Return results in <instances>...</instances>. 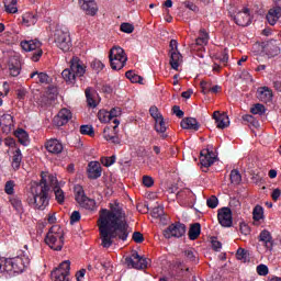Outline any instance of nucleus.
I'll return each mask as SVG.
<instances>
[{
	"label": "nucleus",
	"instance_id": "1",
	"mask_svg": "<svg viewBox=\"0 0 281 281\" xmlns=\"http://www.w3.org/2000/svg\"><path fill=\"white\" fill-rule=\"evenodd\" d=\"M99 232L101 245L109 249L113 245V238L126 240L131 234V227L126 223V213L120 207V204H111V210L102 209L99 218Z\"/></svg>",
	"mask_w": 281,
	"mask_h": 281
},
{
	"label": "nucleus",
	"instance_id": "2",
	"mask_svg": "<svg viewBox=\"0 0 281 281\" xmlns=\"http://www.w3.org/2000/svg\"><path fill=\"white\" fill-rule=\"evenodd\" d=\"M49 188H53L55 201L63 205L65 203V191L60 188L58 178L54 175L42 176L40 183L32 186L29 203L36 210H45L49 205Z\"/></svg>",
	"mask_w": 281,
	"mask_h": 281
},
{
	"label": "nucleus",
	"instance_id": "3",
	"mask_svg": "<svg viewBox=\"0 0 281 281\" xmlns=\"http://www.w3.org/2000/svg\"><path fill=\"white\" fill-rule=\"evenodd\" d=\"M27 267H30V257L22 255L15 258L5 259L3 270L7 271L9 276H16L23 273Z\"/></svg>",
	"mask_w": 281,
	"mask_h": 281
},
{
	"label": "nucleus",
	"instance_id": "4",
	"mask_svg": "<svg viewBox=\"0 0 281 281\" xmlns=\"http://www.w3.org/2000/svg\"><path fill=\"white\" fill-rule=\"evenodd\" d=\"M83 65L80 64V59L78 57H74L70 61V68H66L61 72V77L68 85H75L76 78H82L85 76Z\"/></svg>",
	"mask_w": 281,
	"mask_h": 281
},
{
	"label": "nucleus",
	"instance_id": "5",
	"mask_svg": "<svg viewBox=\"0 0 281 281\" xmlns=\"http://www.w3.org/2000/svg\"><path fill=\"white\" fill-rule=\"evenodd\" d=\"M45 243L54 251H60L63 245H65V234L63 233V228L58 225L52 226L45 237Z\"/></svg>",
	"mask_w": 281,
	"mask_h": 281
},
{
	"label": "nucleus",
	"instance_id": "6",
	"mask_svg": "<svg viewBox=\"0 0 281 281\" xmlns=\"http://www.w3.org/2000/svg\"><path fill=\"white\" fill-rule=\"evenodd\" d=\"M54 43L61 52H69L71 49V35L66 27H57L54 33Z\"/></svg>",
	"mask_w": 281,
	"mask_h": 281
},
{
	"label": "nucleus",
	"instance_id": "7",
	"mask_svg": "<svg viewBox=\"0 0 281 281\" xmlns=\"http://www.w3.org/2000/svg\"><path fill=\"white\" fill-rule=\"evenodd\" d=\"M109 58L111 68L114 71H120V69H124L126 60H128V57H126V53H124V48L119 46L111 48Z\"/></svg>",
	"mask_w": 281,
	"mask_h": 281
},
{
	"label": "nucleus",
	"instance_id": "8",
	"mask_svg": "<svg viewBox=\"0 0 281 281\" xmlns=\"http://www.w3.org/2000/svg\"><path fill=\"white\" fill-rule=\"evenodd\" d=\"M75 200L80 205V207H83V210H95V200L87 196L82 186L75 187Z\"/></svg>",
	"mask_w": 281,
	"mask_h": 281
},
{
	"label": "nucleus",
	"instance_id": "9",
	"mask_svg": "<svg viewBox=\"0 0 281 281\" xmlns=\"http://www.w3.org/2000/svg\"><path fill=\"white\" fill-rule=\"evenodd\" d=\"M21 47L24 52H35L31 59L33 63H38L41 60V56H43V43L38 40H30V41H23L21 42Z\"/></svg>",
	"mask_w": 281,
	"mask_h": 281
},
{
	"label": "nucleus",
	"instance_id": "10",
	"mask_svg": "<svg viewBox=\"0 0 281 281\" xmlns=\"http://www.w3.org/2000/svg\"><path fill=\"white\" fill-rule=\"evenodd\" d=\"M187 227L186 224L180 223V222H176L171 225H169L165 231H164V236L167 239L170 238H183V236H186V232H187Z\"/></svg>",
	"mask_w": 281,
	"mask_h": 281
},
{
	"label": "nucleus",
	"instance_id": "11",
	"mask_svg": "<svg viewBox=\"0 0 281 281\" xmlns=\"http://www.w3.org/2000/svg\"><path fill=\"white\" fill-rule=\"evenodd\" d=\"M127 267L132 269H146L148 267V259L139 256L137 251H133L130 257L125 258Z\"/></svg>",
	"mask_w": 281,
	"mask_h": 281
},
{
	"label": "nucleus",
	"instance_id": "12",
	"mask_svg": "<svg viewBox=\"0 0 281 281\" xmlns=\"http://www.w3.org/2000/svg\"><path fill=\"white\" fill-rule=\"evenodd\" d=\"M234 21L236 25L241 27H247V25H251V13L249 8L244 7L239 12L234 15Z\"/></svg>",
	"mask_w": 281,
	"mask_h": 281
},
{
	"label": "nucleus",
	"instance_id": "13",
	"mask_svg": "<svg viewBox=\"0 0 281 281\" xmlns=\"http://www.w3.org/2000/svg\"><path fill=\"white\" fill-rule=\"evenodd\" d=\"M217 220L222 227H232L234 218L232 217V210L229 207H223L217 213Z\"/></svg>",
	"mask_w": 281,
	"mask_h": 281
},
{
	"label": "nucleus",
	"instance_id": "14",
	"mask_svg": "<svg viewBox=\"0 0 281 281\" xmlns=\"http://www.w3.org/2000/svg\"><path fill=\"white\" fill-rule=\"evenodd\" d=\"M281 18V0L276 1V5L268 11L266 19L269 25H276Z\"/></svg>",
	"mask_w": 281,
	"mask_h": 281
},
{
	"label": "nucleus",
	"instance_id": "15",
	"mask_svg": "<svg viewBox=\"0 0 281 281\" xmlns=\"http://www.w3.org/2000/svg\"><path fill=\"white\" fill-rule=\"evenodd\" d=\"M44 147L50 155H60V153H63V150L65 149L63 143L56 138H50L46 140Z\"/></svg>",
	"mask_w": 281,
	"mask_h": 281
},
{
	"label": "nucleus",
	"instance_id": "16",
	"mask_svg": "<svg viewBox=\"0 0 281 281\" xmlns=\"http://www.w3.org/2000/svg\"><path fill=\"white\" fill-rule=\"evenodd\" d=\"M78 1L81 10H83L86 14H88L89 16H95V14H98V3L95 2V0H78Z\"/></svg>",
	"mask_w": 281,
	"mask_h": 281
},
{
	"label": "nucleus",
	"instance_id": "17",
	"mask_svg": "<svg viewBox=\"0 0 281 281\" xmlns=\"http://www.w3.org/2000/svg\"><path fill=\"white\" fill-rule=\"evenodd\" d=\"M216 161V155L210 149H203L200 154V164L203 168H210Z\"/></svg>",
	"mask_w": 281,
	"mask_h": 281
},
{
	"label": "nucleus",
	"instance_id": "18",
	"mask_svg": "<svg viewBox=\"0 0 281 281\" xmlns=\"http://www.w3.org/2000/svg\"><path fill=\"white\" fill-rule=\"evenodd\" d=\"M0 127L5 135L12 133V128H14V116L11 114H3L0 117Z\"/></svg>",
	"mask_w": 281,
	"mask_h": 281
},
{
	"label": "nucleus",
	"instance_id": "19",
	"mask_svg": "<svg viewBox=\"0 0 281 281\" xmlns=\"http://www.w3.org/2000/svg\"><path fill=\"white\" fill-rule=\"evenodd\" d=\"M72 114L68 109H61L58 114L54 117V124L56 126H65L71 120Z\"/></svg>",
	"mask_w": 281,
	"mask_h": 281
},
{
	"label": "nucleus",
	"instance_id": "20",
	"mask_svg": "<svg viewBox=\"0 0 281 281\" xmlns=\"http://www.w3.org/2000/svg\"><path fill=\"white\" fill-rule=\"evenodd\" d=\"M87 172L88 179H100V177H102V166L98 161H90Z\"/></svg>",
	"mask_w": 281,
	"mask_h": 281
},
{
	"label": "nucleus",
	"instance_id": "21",
	"mask_svg": "<svg viewBox=\"0 0 281 281\" xmlns=\"http://www.w3.org/2000/svg\"><path fill=\"white\" fill-rule=\"evenodd\" d=\"M257 98L261 102H271L273 100V90L269 87H260L257 89Z\"/></svg>",
	"mask_w": 281,
	"mask_h": 281
},
{
	"label": "nucleus",
	"instance_id": "22",
	"mask_svg": "<svg viewBox=\"0 0 281 281\" xmlns=\"http://www.w3.org/2000/svg\"><path fill=\"white\" fill-rule=\"evenodd\" d=\"M213 117L215 120V124L217 128H227L229 126V116L227 114H221V112L216 111L213 113Z\"/></svg>",
	"mask_w": 281,
	"mask_h": 281
},
{
	"label": "nucleus",
	"instance_id": "23",
	"mask_svg": "<svg viewBox=\"0 0 281 281\" xmlns=\"http://www.w3.org/2000/svg\"><path fill=\"white\" fill-rule=\"evenodd\" d=\"M259 243H262L265 245L266 249L271 251L273 249V237L271 236V233L267 229L262 231L259 234Z\"/></svg>",
	"mask_w": 281,
	"mask_h": 281
},
{
	"label": "nucleus",
	"instance_id": "24",
	"mask_svg": "<svg viewBox=\"0 0 281 281\" xmlns=\"http://www.w3.org/2000/svg\"><path fill=\"white\" fill-rule=\"evenodd\" d=\"M168 127L166 126V121L164 120V116H159L155 120V131L156 133H159L162 139H166L168 137V134H166V131Z\"/></svg>",
	"mask_w": 281,
	"mask_h": 281
},
{
	"label": "nucleus",
	"instance_id": "25",
	"mask_svg": "<svg viewBox=\"0 0 281 281\" xmlns=\"http://www.w3.org/2000/svg\"><path fill=\"white\" fill-rule=\"evenodd\" d=\"M180 126L182 128L190 130V131H199L201 125L199 124V121H196V119L187 117L181 121Z\"/></svg>",
	"mask_w": 281,
	"mask_h": 281
},
{
	"label": "nucleus",
	"instance_id": "26",
	"mask_svg": "<svg viewBox=\"0 0 281 281\" xmlns=\"http://www.w3.org/2000/svg\"><path fill=\"white\" fill-rule=\"evenodd\" d=\"M86 98L88 106H90L91 109H95V106H98V92H95V90H93L92 88H87Z\"/></svg>",
	"mask_w": 281,
	"mask_h": 281
},
{
	"label": "nucleus",
	"instance_id": "27",
	"mask_svg": "<svg viewBox=\"0 0 281 281\" xmlns=\"http://www.w3.org/2000/svg\"><path fill=\"white\" fill-rule=\"evenodd\" d=\"M14 135L22 146H30V134L25 130L19 128L14 132Z\"/></svg>",
	"mask_w": 281,
	"mask_h": 281
},
{
	"label": "nucleus",
	"instance_id": "28",
	"mask_svg": "<svg viewBox=\"0 0 281 281\" xmlns=\"http://www.w3.org/2000/svg\"><path fill=\"white\" fill-rule=\"evenodd\" d=\"M169 63L171 65V69H175L177 71V69H179V66L181 65V63H183V57L181 56V53L171 52Z\"/></svg>",
	"mask_w": 281,
	"mask_h": 281
},
{
	"label": "nucleus",
	"instance_id": "29",
	"mask_svg": "<svg viewBox=\"0 0 281 281\" xmlns=\"http://www.w3.org/2000/svg\"><path fill=\"white\" fill-rule=\"evenodd\" d=\"M9 74L13 78H16L21 74V61L16 59L9 60Z\"/></svg>",
	"mask_w": 281,
	"mask_h": 281
},
{
	"label": "nucleus",
	"instance_id": "30",
	"mask_svg": "<svg viewBox=\"0 0 281 281\" xmlns=\"http://www.w3.org/2000/svg\"><path fill=\"white\" fill-rule=\"evenodd\" d=\"M22 161H23V154L21 153V149L18 148L15 151H13V156H12L11 166L13 170H19V168H21Z\"/></svg>",
	"mask_w": 281,
	"mask_h": 281
},
{
	"label": "nucleus",
	"instance_id": "31",
	"mask_svg": "<svg viewBox=\"0 0 281 281\" xmlns=\"http://www.w3.org/2000/svg\"><path fill=\"white\" fill-rule=\"evenodd\" d=\"M19 0H3L4 10L8 14H16L19 12V7H16Z\"/></svg>",
	"mask_w": 281,
	"mask_h": 281
},
{
	"label": "nucleus",
	"instance_id": "32",
	"mask_svg": "<svg viewBox=\"0 0 281 281\" xmlns=\"http://www.w3.org/2000/svg\"><path fill=\"white\" fill-rule=\"evenodd\" d=\"M201 236V224L194 223L189 228V239L190 240H196Z\"/></svg>",
	"mask_w": 281,
	"mask_h": 281
},
{
	"label": "nucleus",
	"instance_id": "33",
	"mask_svg": "<svg viewBox=\"0 0 281 281\" xmlns=\"http://www.w3.org/2000/svg\"><path fill=\"white\" fill-rule=\"evenodd\" d=\"M38 21V18H36V15H34V13H25L22 16V23L23 25H25L26 27H32V25H36V22Z\"/></svg>",
	"mask_w": 281,
	"mask_h": 281
},
{
	"label": "nucleus",
	"instance_id": "34",
	"mask_svg": "<svg viewBox=\"0 0 281 281\" xmlns=\"http://www.w3.org/2000/svg\"><path fill=\"white\" fill-rule=\"evenodd\" d=\"M35 76H37V80H38V82H41V85H47L49 82L48 74L38 72V71H34L31 74V78H34Z\"/></svg>",
	"mask_w": 281,
	"mask_h": 281
},
{
	"label": "nucleus",
	"instance_id": "35",
	"mask_svg": "<svg viewBox=\"0 0 281 281\" xmlns=\"http://www.w3.org/2000/svg\"><path fill=\"white\" fill-rule=\"evenodd\" d=\"M254 221H262L265 218V209L260 205H256L252 211Z\"/></svg>",
	"mask_w": 281,
	"mask_h": 281
},
{
	"label": "nucleus",
	"instance_id": "36",
	"mask_svg": "<svg viewBox=\"0 0 281 281\" xmlns=\"http://www.w3.org/2000/svg\"><path fill=\"white\" fill-rule=\"evenodd\" d=\"M250 113H252V115H265V113H267V108L261 103H256L250 109Z\"/></svg>",
	"mask_w": 281,
	"mask_h": 281
},
{
	"label": "nucleus",
	"instance_id": "37",
	"mask_svg": "<svg viewBox=\"0 0 281 281\" xmlns=\"http://www.w3.org/2000/svg\"><path fill=\"white\" fill-rule=\"evenodd\" d=\"M55 271H59L60 273L69 276V271H71V261L66 260L61 262Z\"/></svg>",
	"mask_w": 281,
	"mask_h": 281
},
{
	"label": "nucleus",
	"instance_id": "38",
	"mask_svg": "<svg viewBox=\"0 0 281 281\" xmlns=\"http://www.w3.org/2000/svg\"><path fill=\"white\" fill-rule=\"evenodd\" d=\"M111 131V127H105L103 130V137L106 139V142H111L112 144H120V137L117 135L109 136V132Z\"/></svg>",
	"mask_w": 281,
	"mask_h": 281
},
{
	"label": "nucleus",
	"instance_id": "39",
	"mask_svg": "<svg viewBox=\"0 0 281 281\" xmlns=\"http://www.w3.org/2000/svg\"><path fill=\"white\" fill-rule=\"evenodd\" d=\"M237 260H241V262H249V251L238 248L236 251Z\"/></svg>",
	"mask_w": 281,
	"mask_h": 281
},
{
	"label": "nucleus",
	"instance_id": "40",
	"mask_svg": "<svg viewBox=\"0 0 281 281\" xmlns=\"http://www.w3.org/2000/svg\"><path fill=\"white\" fill-rule=\"evenodd\" d=\"M98 119L100 120V122H103L104 124L113 120V117L111 116V113L106 110H100L98 113Z\"/></svg>",
	"mask_w": 281,
	"mask_h": 281
},
{
	"label": "nucleus",
	"instance_id": "41",
	"mask_svg": "<svg viewBox=\"0 0 281 281\" xmlns=\"http://www.w3.org/2000/svg\"><path fill=\"white\" fill-rule=\"evenodd\" d=\"M125 76L128 80H131V82H138L139 85H142V80H144V78H142V76L135 74V71H133V70L126 71Z\"/></svg>",
	"mask_w": 281,
	"mask_h": 281
},
{
	"label": "nucleus",
	"instance_id": "42",
	"mask_svg": "<svg viewBox=\"0 0 281 281\" xmlns=\"http://www.w3.org/2000/svg\"><path fill=\"white\" fill-rule=\"evenodd\" d=\"M10 203L15 212H18V214H21L23 212V202H21L19 198H12L10 200Z\"/></svg>",
	"mask_w": 281,
	"mask_h": 281
},
{
	"label": "nucleus",
	"instance_id": "43",
	"mask_svg": "<svg viewBox=\"0 0 281 281\" xmlns=\"http://www.w3.org/2000/svg\"><path fill=\"white\" fill-rule=\"evenodd\" d=\"M54 100H56V93H52L49 90L42 97V102H44L46 106H49Z\"/></svg>",
	"mask_w": 281,
	"mask_h": 281
},
{
	"label": "nucleus",
	"instance_id": "44",
	"mask_svg": "<svg viewBox=\"0 0 281 281\" xmlns=\"http://www.w3.org/2000/svg\"><path fill=\"white\" fill-rule=\"evenodd\" d=\"M243 181V177L240 176V172L238 170H232L231 171V183H234L235 186H238Z\"/></svg>",
	"mask_w": 281,
	"mask_h": 281
},
{
	"label": "nucleus",
	"instance_id": "45",
	"mask_svg": "<svg viewBox=\"0 0 281 281\" xmlns=\"http://www.w3.org/2000/svg\"><path fill=\"white\" fill-rule=\"evenodd\" d=\"M80 133L81 135H89V137H93V135H95V131H93L92 125H81Z\"/></svg>",
	"mask_w": 281,
	"mask_h": 281
},
{
	"label": "nucleus",
	"instance_id": "46",
	"mask_svg": "<svg viewBox=\"0 0 281 281\" xmlns=\"http://www.w3.org/2000/svg\"><path fill=\"white\" fill-rule=\"evenodd\" d=\"M164 206H156L151 211L153 218H160V221H164Z\"/></svg>",
	"mask_w": 281,
	"mask_h": 281
},
{
	"label": "nucleus",
	"instance_id": "47",
	"mask_svg": "<svg viewBox=\"0 0 281 281\" xmlns=\"http://www.w3.org/2000/svg\"><path fill=\"white\" fill-rule=\"evenodd\" d=\"M67 276L64 272H60L58 270H54L52 272V277L55 279L54 281H67Z\"/></svg>",
	"mask_w": 281,
	"mask_h": 281
},
{
	"label": "nucleus",
	"instance_id": "48",
	"mask_svg": "<svg viewBox=\"0 0 281 281\" xmlns=\"http://www.w3.org/2000/svg\"><path fill=\"white\" fill-rule=\"evenodd\" d=\"M206 205L207 207H211V210L218 207V198H216V195H212L206 200Z\"/></svg>",
	"mask_w": 281,
	"mask_h": 281
},
{
	"label": "nucleus",
	"instance_id": "49",
	"mask_svg": "<svg viewBox=\"0 0 281 281\" xmlns=\"http://www.w3.org/2000/svg\"><path fill=\"white\" fill-rule=\"evenodd\" d=\"M121 32H124L125 34H133V32H135V26H133L131 23H122Z\"/></svg>",
	"mask_w": 281,
	"mask_h": 281
},
{
	"label": "nucleus",
	"instance_id": "50",
	"mask_svg": "<svg viewBox=\"0 0 281 281\" xmlns=\"http://www.w3.org/2000/svg\"><path fill=\"white\" fill-rule=\"evenodd\" d=\"M269 56H278L280 54V47L273 46L271 43L267 45Z\"/></svg>",
	"mask_w": 281,
	"mask_h": 281
},
{
	"label": "nucleus",
	"instance_id": "51",
	"mask_svg": "<svg viewBox=\"0 0 281 281\" xmlns=\"http://www.w3.org/2000/svg\"><path fill=\"white\" fill-rule=\"evenodd\" d=\"M101 164L105 166V168L113 166V164H115V156L101 158Z\"/></svg>",
	"mask_w": 281,
	"mask_h": 281
},
{
	"label": "nucleus",
	"instance_id": "52",
	"mask_svg": "<svg viewBox=\"0 0 281 281\" xmlns=\"http://www.w3.org/2000/svg\"><path fill=\"white\" fill-rule=\"evenodd\" d=\"M257 273L258 276H269V267L263 263L257 266Z\"/></svg>",
	"mask_w": 281,
	"mask_h": 281
},
{
	"label": "nucleus",
	"instance_id": "53",
	"mask_svg": "<svg viewBox=\"0 0 281 281\" xmlns=\"http://www.w3.org/2000/svg\"><path fill=\"white\" fill-rule=\"evenodd\" d=\"M143 186H145V188H153V186H155V180L150 176H144Z\"/></svg>",
	"mask_w": 281,
	"mask_h": 281
},
{
	"label": "nucleus",
	"instance_id": "54",
	"mask_svg": "<svg viewBox=\"0 0 281 281\" xmlns=\"http://www.w3.org/2000/svg\"><path fill=\"white\" fill-rule=\"evenodd\" d=\"M14 181L9 180L4 186V192L7 194H14Z\"/></svg>",
	"mask_w": 281,
	"mask_h": 281
},
{
	"label": "nucleus",
	"instance_id": "55",
	"mask_svg": "<svg viewBox=\"0 0 281 281\" xmlns=\"http://www.w3.org/2000/svg\"><path fill=\"white\" fill-rule=\"evenodd\" d=\"M149 114L151 115V117L154 120H158L159 117H162L164 115H161V113H159V109L155 105H153L150 109H149Z\"/></svg>",
	"mask_w": 281,
	"mask_h": 281
},
{
	"label": "nucleus",
	"instance_id": "56",
	"mask_svg": "<svg viewBox=\"0 0 281 281\" xmlns=\"http://www.w3.org/2000/svg\"><path fill=\"white\" fill-rule=\"evenodd\" d=\"M200 87L202 89V93L207 94L212 89V83L207 81H201Z\"/></svg>",
	"mask_w": 281,
	"mask_h": 281
},
{
	"label": "nucleus",
	"instance_id": "57",
	"mask_svg": "<svg viewBox=\"0 0 281 281\" xmlns=\"http://www.w3.org/2000/svg\"><path fill=\"white\" fill-rule=\"evenodd\" d=\"M211 245H212V249H214V251H221L223 244L221 241H218V239H216V237H213L211 240Z\"/></svg>",
	"mask_w": 281,
	"mask_h": 281
},
{
	"label": "nucleus",
	"instance_id": "58",
	"mask_svg": "<svg viewBox=\"0 0 281 281\" xmlns=\"http://www.w3.org/2000/svg\"><path fill=\"white\" fill-rule=\"evenodd\" d=\"M184 256L190 262H196V254L193 250H186Z\"/></svg>",
	"mask_w": 281,
	"mask_h": 281
},
{
	"label": "nucleus",
	"instance_id": "59",
	"mask_svg": "<svg viewBox=\"0 0 281 281\" xmlns=\"http://www.w3.org/2000/svg\"><path fill=\"white\" fill-rule=\"evenodd\" d=\"M244 122H249L252 126H258V121L251 114H245L243 116Z\"/></svg>",
	"mask_w": 281,
	"mask_h": 281
},
{
	"label": "nucleus",
	"instance_id": "60",
	"mask_svg": "<svg viewBox=\"0 0 281 281\" xmlns=\"http://www.w3.org/2000/svg\"><path fill=\"white\" fill-rule=\"evenodd\" d=\"M132 238L134 243H144V235L140 232H134Z\"/></svg>",
	"mask_w": 281,
	"mask_h": 281
},
{
	"label": "nucleus",
	"instance_id": "61",
	"mask_svg": "<svg viewBox=\"0 0 281 281\" xmlns=\"http://www.w3.org/2000/svg\"><path fill=\"white\" fill-rule=\"evenodd\" d=\"M80 221V212L74 211L70 215V225H74V223H78Z\"/></svg>",
	"mask_w": 281,
	"mask_h": 281
},
{
	"label": "nucleus",
	"instance_id": "62",
	"mask_svg": "<svg viewBox=\"0 0 281 281\" xmlns=\"http://www.w3.org/2000/svg\"><path fill=\"white\" fill-rule=\"evenodd\" d=\"M183 5L184 8H188L189 10H191L192 12H199V7L193 4L191 1H184Z\"/></svg>",
	"mask_w": 281,
	"mask_h": 281
},
{
	"label": "nucleus",
	"instance_id": "63",
	"mask_svg": "<svg viewBox=\"0 0 281 281\" xmlns=\"http://www.w3.org/2000/svg\"><path fill=\"white\" fill-rule=\"evenodd\" d=\"M109 113L113 120L114 117H120V115H122V109L113 108L111 111H109Z\"/></svg>",
	"mask_w": 281,
	"mask_h": 281
},
{
	"label": "nucleus",
	"instance_id": "64",
	"mask_svg": "<svg viewBox=\"0 0 281 281\" xmlns=\"http://www.w3.org/2000/svg\"><path fill=\"white\" fill-rule=\"evenodd\" d=\"M172 111H173L175 115H177V117H183L184 113L179 105H175Z\"/></svg>",
	"mask_w": 281,
	"mask_h": 281
}]
</instances>
